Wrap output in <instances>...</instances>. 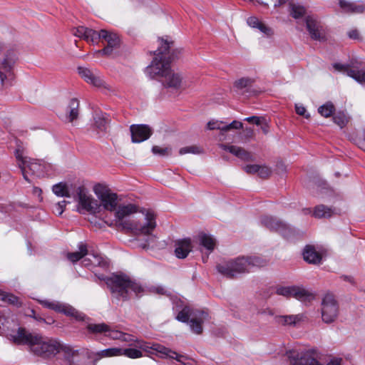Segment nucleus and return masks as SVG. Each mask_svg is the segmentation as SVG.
<instances>
[{"instance_id":"nucleus-1","label":"nucleus","mask_w":365,"mask_h":365,"mask_svg":"<svg viewBox=\"0 0 365 365\" xmlns=\"http://www.w3.org/2000/svg\"><path fill=\"white\" fill-rule=\"evenodd\" d=\"M160 47L154 52L155 57L150 66L146 68L147 74L151 78L160 76L163 85L166 88L178 89L182 86V78L179 73L170 69V63L178 57L180 51L170 53L173 41L161 39Z\"/></svg>"},{"instance_id":"nucleus-2","label":"nucleus","mask_w":365,"mask_h":365,"mask_svg":"<svg viewBox=\"0 0 365 365\" xmlns=\"http://www.w3.org/2000/svg\"><path fill=\"white\" fill-rule=\"evenodd\" d=\"M115 210V221L118 228L134 235L148 237L146 242L148 244L154 242L155 237L153 235V232L156 227V222L155 215L153 212L147 211L145 222L141 223L127 219L130 215L138 212V207L134 204L121 205Z\"/></svg>"},{"instance_id":"nucleus-3","label":"nucleus","mask_w":365,"mask_h":365,"mask_svg":"<svg viewBox=\"0 0 365 365\" xmlns=\"http://www.w3.org/2000/svg\"><path fill=\"white\" fill-rule=\"evenodd\" d=\"M287 356L290 365H341V359L329 356L317 349H309L299 352L289 351Z\"/></svg>"},{"instance_id":"nucleus-4","label":"nucleus","mask_w":365,"mask_h":365,"mask_svg":"<svg viewBox=\"0 0 365 365\" xmlns=\"http://www.w3.org/2000/svg\"><path fill=\"white\" fill-rule=\"evenodd\" d=\"M264 259L259 257H241L235 260L225 262L217 265V271L227 278H234L237 274L249 272L253 267H263Z\"/></svg>"},{"instance_id":"nucleus-5","label":"nucleus","mask_w":365,"mask_h":365,"mask_svg":"<svg viewBox=\"0 0 365 365\" xmlns=\"http://www.w3.org/2000/svg\"><path fill=\"white\" fill-rule=\"evenodd\" d=\"M104 281L113 296L118 300H128L130 299L132 292L138 295L143 291L139 284L133 282L125 275L113 274L110 277L105 278Z\"/></svg>"},{"instance_id":"nucleus-6","label":"nucleus","mask_w":365,"mask_h":365,"mask_svg":"<svg viewBox=\"0 0 365 365\" xmlns=\"http://www.w3.org/2000/svg\"><path fill=\"white\" fill-rule=\"evenodd\" d=\"M27 349L33 354L43 358L54 356L57 354H61L66 359L69 360L75 355L76 351L73 350L69 346L62 344H26Z\"/></svg>"},{"instance_id":"nucleus-7","label":"nucleus","mask_w":365,"mask_h":365,"mask_svg":"<svg viewBox=\"0 0 365 365\" xmlns=\"http://www.w3.org/2000/svg\"><path fill=\"white\" fill-rule=\"evenodd\" d=\"M208 314L204 311L185 307L177 315L176 319L182 322H189L191 331L196 334L202 333V324L207 319Z\"/></svg>"},{"instance_id":"nucleus-8","label":"nucleus","mask_w":365,"mask_h":365,"mask_svg":"<svg viewBox=\"0 0 365 365\" xmlns=\"http://www.w3.org/2000/svg\"><path fill=\"white\" fill-rule=\"evenodd\" d=\"M87 328L92 333H103L106 336L111 340H120L123 342H139L135 336L118 330H113L104 323L90 324Z\"/></svg>"},{"instance_id":"nucleus-9","label":"nucleus","mask_w":365,"mask_h":365,"mask_svg":"<svg viewBox=\"0 0 365 365\" xmlns=\"http://www.w3.org/2000/svg\"><path fill=\"white\" fill-rule=\"evenodd\" d=\"M15 155L17 159L18 166L21 169L24 178L30 182V180L27 176L26 168H28L33 175L36 176H41L44 173V165L41 164L38 160L24 158L20 148H17L15 152Z\"/></svg>"},{"instance_id":"nucleus-10","label":"nucleus","mask_w":365,"mask_h":365,"mask_svg":"<svg viewBox=\"0 0 365 365\" xmlns=\"http://www.w3.org/2000/svg\"><path fill=\"white\" fill-rule=\"evenodd\" d=\"M76 197L78 202V211L81 213H95L100 208L98 200L89 195L88 190L83 186L76 188Z\"/></svg>"},{"instance_id":"nucleus-11","label":"nucleus","mask_w":365,"mask_h":365,"mask_svg":"<svg viewBox=\"0 0 365 365\" xmlns=\"http://www.w3.org/2000/svg\"><path fill=\"white\" fill-rule=\"evenodd\" d=\"M93 191L99 199L103 208L108 211H113L118 205V195L113 192L107 186L97 184L93 187Z\"/></svg>"},{"instance_id":"nucleus-12","label":"nucleus","mask_w":365,"mask_h":365,"mask_svg":"<svg viewBox=\"0 0 365 365\" xmlns=\"http://www.w3.org/2000/svg\"><path fill=\"white\" fill-rule=\"evenodd\" d=\"M339 306L331 294H327L322 301V318L324 322H334L338 317Z\"/></svg>"},{"instance_id":"nucleus-13","label":"nucleus","mask_w":365,"mask_h":365,"mask_svg":"<svg viewBox=\"0 0 365 365\" xmlns=\"http://www.w3.org/2000/svg\"><path fill=\"white\" fill-rule=\"evenodd\" d=\"M261 223L269 230L277 232L286 238H289L293 232L289 226L272 216L262 217L261 218Z\"/></svg>"},{"instance_id":"nucleus-14","label":"nucleus","mask_w":365,"mask_h":365,"mask_svg":"<svg viewBox=\"0 0 365 365\" xmlns=\"http://www.w3.org/2000/svg\"><path fill=\"white\" fill-rule=\"evenodd\" d=\"M15 61V53L13 49L6 51V56L0 66V81L2 86L7 85L13 78L12 65Z\"/></svg>"},{"instance_id":"nucleus-15","label":"nucleus","mask_w":365,"mask_h":365,"mask_svg":"<svg viewBox=\"0 0 365 365\" xmlns=\"http://www.w3.org/2000/svg\"><path fill=\"white\" fill-rule=\"evenodd\" d=\"M99 39L105 40L107 42V46L102 50L96 51V54H103L108 56L112 53L113 48L118 47L119 45V38L115 34L108 32L106 30L102 29L98 32V37L96 38V43Z\"/></svg>"},{"instance_id":"nucleus-16","label":"nucleus","mask_w":365,"mask_h":365,"mask_svg":"<svg viewBox=\"0 0 365 365\" xmlns=\"http://www.w3.org/2000/svg\"><path fill=\"white\" fill-rule=\"evenodd\" d=\"M39 303L44 307L54 310L56 312L63 313L76 319H81L80 314L70 305L62 304L57 301L40 300Z\"/></svg>"},{"instance_id":"nucleus-17","label":"nucleus","mask_w":365,"mask_h":365,"mask_svg":"<svg viewBox=\"0 0 365 365\" xmlns=\"http://www.w3.org/2000/svg\"><path fill=\"white\" fill-rule=\"evenodd\" d=\"M306 26L312 39L319 41L325 39V34L323 27L316 18L312 16H307L306 17Z\"/></svg>"},{"instance_id":"nucleus-18","label":"nucleus","mask_w":365,"mask_h":365,"mask_svg":"<svg viewBox=\"0 0 365 365\" xmlns=\"http://www.w3.org/2000/svg\"><path fill=\"white\" fill-rule=\"evenodd\" d=\"M335 70L345 73L348 76L354 78L359 83H365V67L360 70L351 68L349 64H341L336 63L333 65Z\"/></svg>"},{"instance_id":"nucleus-19","label":"nucleus","mask_w":365,"mask_h":365,"mask_svg":"<svg viewBox=\"0 0 365 365\" xmlns=\"http://www.w3.org/2000/svg\"><path fill=\"white\" fill-rule=\"evenodd\" d=\"M133 143H141L150 138L151 128L146 125H132L130 128Z\"/></svg>"},{"instance_id":"nucleus-20","label":"nucleus","mask_w":365,"mask_h":365,"mask_svg":"<svg viewBox=\"0 0 365 365\" xmlns=\"http://www.w3.org/2000/svg\"><path fill=\"white\" fill-rule=\"evenodd\" d=\"M100 355L101 357H108L113 356L125 355L126 356L131 359H136L141 357V351L136 349H118V348H110L103 350Z\"/></svg>"},{"instance_id":"nucleus-21","label":"nucleus","mask_w":365,"mask_h":365,"mask_svg":"<svg viewBox=\"0 0 365 365\" xmlns=\"http://www.w3.org/2000/svg\"><path fill=\"white\" fill-rule=\"evenodd\" d=\"M304 314L275 316L274 322L279 325L296 327L305 319Z\"/></svg>"},{"instance_id":"nucleus-22","label":"nucleus","mask_w":365,"mask_h":365,"mask_svg":"<svg viewBox=\"0 0 365 365\" xmlns=\"http://www.w3.org/2000/svg\"><path fill=\"white\" fill-rule=\"evenodd\" d=\"M46 342L43 336L36 333H30L26 329L19 327L14 342Z\"/></svg>"},{"instance_id":"nucleus-23","label":"nucleus","mask_w":365,"mask_h":365,"mask_svg":"<svg viewBox=\"0 0 365 365\" xmlns=\"http://www.w3.org/2000/svg\"><path fill=\"white\" fill-rule=\"evenodd\" d=\"M79 115V101L77 98H71L65 110L62 118L69 123L77 120Z\"/></svg>"},{"instance_id":"nucleus-24","label":"nucleus","mask_w":365,"mask_h":365,"mask_svg":"<svg viewBox=\"0 0 365 365\" xmlns=\"http://www.w3.org/2000/svg\"><path fill=\"white\" fill-rule=\"evenodd\" d=\"M78 71L81 77L88 83L92 84L96 87H101L103 86V82L101 78L89 68L78 67Z\"/></svg>"},{"instance_id":"nucleus-25","label":"nucleus","mask_w":365,"mask_h":365,"mask_svg":"<svg viewBox=\"0 0 365 365\" xmlns=\"http://www.w3.org/2000/svg\"><path fill=\"white\" fill-rule=\"evenodd\" d=\"M175 254L179 259H185L192 250L191 240L189 238L175 242Z\"/></svg>"},{"instance_id":"nucleus-26","label":"nucleus","mask_w":365,"mask_h":365,"mask_svg":"<svg viewBox=\"0 0 365 365\" xmlns=\"http://www.w3.org/2000/svg\"><path fill=\"white\" fill-rule=\"evenodd\" d=\"M220 148L225 150L229 151L230 153L233 154L234 155L240 158L241 160H243L245 161L253 160V157L251 155V153L241 147H238L236 145L221 144Z\"/></svg>"},{"instance_id":"nucleus-27","label":"nucleus","mask_w":365,"mask_h":365,"mask_svg":"<svg viewBox=\"0 0 365 365\" xmlns=\"http://www.w3.org/2000/svg\"><path fill=\"white\" fill-rule=\"evenodd\" d=\"M73 34L79 38H83L87 42L96 43L98 32L93 29L84 26H78L73 29Z\"/></svg>"},{"instance_id":"nucleus-28","label":"nucleus","mask_w":365,"mask_h":365,"mask_svg":"<svg viewBox=\"0 0 365 365\" xmlns=\"http://www.w3.org/2000/svg\"><path fill=\"white\" fill-rule=\"evenodd\" d=\"M339 6L345 12L347 13L362 14L365 11V5L362 3L339 0Z\"/></svg>"},{"instance_id":"nucleus-29","label":"nucleus","mask_w":365,"mask_h":365,"mask_svg":"<svg viewBox=\"0 0 365 365\" xmlns=\"http://www.w3.org/2000/svg\"><path fill=\"white\" fill-rule=\"evenodd\" d=\"M303 258L309 264H317L321 262L322 255L315 250L313 246L307 245L304 250Z\"/></svg>"},{"instance_id":"nucleus-30","label":"nucleus","mask_w":365,"mask_h":365,"mask_svg":"<svg viewBox=\"0 0 365 365\" xmlns=\"http://www.w3.org/2000/svg\"><path fill=\"white\" fill-rule=\"evenodd\" d=\"M150 348L154 351H156L158 353H159V356L160 357L168 356L172 359H176L178 361H180V358L182 357V356H180L175 351H173L169 349L168 348L165 347L160 344H152V346Z\"/></svg>"},{"instance_id":"nucleus-31","label":"nucleus","mask_w":365,"mask_h":365,"mask_svg":"<svg viewBox=\"0 0 365 365\" xmlns=\"http://www.w3.org/2000/svg\"><path fill=\"white\" fill-rule=\"evenodd\" d=\"M200 244L203 246L209 252H212L215 247V240L209 235L200 233L198 235Z\"/></svg>"},{"instance_id":"nucleus-32","label":"nucleus","mask_w":365,"mask_h":365,"mask_svg":"<svg viewBox=\"0 0 365 365\" xmlns=\"http://www.w3.org/2000/svg\"><path fill=\"white\" fill-rule=\"evenodd\" d=\"M79 251L68 253L67 257L72 262H76L88 254V250L86 244L81 242L78 245Z\"/></svg>"},{"instance_id":"nucleus-33","label":"nucleus","mask_w":365,"mask_h":365,"mask_svg":"<svg viewBox=\"0 0 365 365\" xmlns=\"http://www.w3.org/2000/svg\"><path fill=\"white\" fill-rule=\"evenodd\" d=\"M289 12L291 16L297 19L306 14V9L299 4L290 2L289 4Z\"/></svg>"},{"instance_id":"nucleus-34","label":"nucleus","mask_w":365,"mask_h":365,"mask_svg":"<svg viewBox=\"0 0 365 365\" xmlns=\"http://www.w3.org/2000/svg\"><path fill=\"white\" fill-rule=\"evenodd\" d=\"M292 292L293 297L302 302L310 301L314 298L313 295L310 292L302 287H294Z\"/></svg>"},{"instance_id":"nucleus-35","label":"nucleus","mask_w":365,"mask_h":365,"mask_svg":"<svg viewBox=\"0 0 365 365\" xmlns=\"http://www.w3.org/2000/svg\"><path fill=\"white\" fill-rule=\"evenodd\" d=\"M333 210L331 208L324 205H319L314 207L313 216L317 218H326L332 215Z\"/></svg>"},{"instance_id":"nucleus-36","label":"nucleus","mask_w":365,"mask_h":365,"mask_svg":"<svg viewBox=\"0 0 365 365\" xmlns=\"http://www.w3.org/2000/svg\"><path fill=\"white\" fill-rule=\"evenodd\" d=\"M95 125L100 131H106L108 120L106 114L96 113L94 117Z\"/></svg>"},{"instance_id":"nucleus-37","label":"nucleus","mask_w":365,"mask_h":365,"mask_svg":"<svg viewBox=\"0 0 365 365\" xmlns=\"http://www.w3.org/2000/svg\"><path fill=\"white\" fill-rule=\"evenodd\" d=\"M0 300L7 304L14 305L16 307L21 306V302L16 296L3 291H1L0 293Z\"/></svg>"},{"instance_id":"nucleus-38","label":"nucleus","mask_w":365,"mask_h":365,"mask_svg":"<svg viewBox=\"0 0 365 365\" xmlns=\"http://www.w3.org/2000/svg\"><path fill=\"white\" fill-rule=\"evenodd\" d=\"M335 111V107L331 102H327L318 108V112L321 115L325 118L330 117Z\"/></svg>"},{"instance_id":"nucleus-39","label":"nucleus","mask_w":365,"mask_h":365,"mask_svg":"<svg viewBox=\"0 0 365 365\" xmlns=\"http://www.w3.org/2000/svg\"><path fill=\"white\" fill-rule=\"evenodd\" d=\"M53 192L59 197H70V194L67 185L64 183L60 182L54 185L52 188Z\"/></svg>"},{"instance_id":"nucleus-40","label":"nucleus","mask_w":365,"mask_h":365,"mask_svg":"<svg viewBox=\"0 0 365 365\" xmlns=\"http://www.w3.org/2000/svg\"><path fill=\"white\" fill-rule=\"evenodd\" d=\"M254 80L250 78H242L235 83V86L238 89L250 88L252 86Z\"/></svg>"},{"instance_id":"nucleus-41","label":"nucleus","mask_w":365,"mask_h":365,"mask_svg":"<svg viewBox=\"0 0 365 365\" xmlns=\"http://www.w3.org/2000/svg\"><path fill=\"white\" fill-rule=\"evenodd\" d=\"M202 152V148L197 145H190L183 147L180 148L179 150L180 155H185L187 153L200 154Z\"/></svg>"},{"instance_id":"nucleus-42","label":"nucleus","mask_w":365,"mask_h":365,"mask_svg":"<svg viewBox=\"0 0 365 365\" xmlns=\"http://www.w3.org/2000/svg\"><path fill=\"white\" fill-rule=\"evenodd\" d=\"M225 123L219 120H210L207 123V128L209 130H220L224 132Z\"/></svg>"},{"instance_id":"nucleus-43","label":"nucleus","mask_w":365,"mask_h":365,"mask_svg":"<svg viewBox=\"0 0 365 365\" xmlns=\"http://www.w3.org/2000/svg\"><path fill=\"white\" fill-rule=\"evenodd\" d=\"M294 287H281L277 289V293L279 295H282L287 297H293Z\"/></svg>"},{"instance_id":"nucleus-44","label":"nucleus","mask_w":365,"mask_h":365,"mask_svg":"<svg viewBox=\"0 0 365 365\" xmlns=\"http://www.w3.org/2000/svg\"><path fill=\"white\" fill-rule=\"evenodd\" d=\"M152 151H153V154L158 155L160 156L168 155L170 153V149H169L168 148H160L157 145H155L153 147Z\"/></svg>"},{"instance_id":"nucleus-45","label":"nucleus","mask_w":365,"mask_h":365,"mask_svg":"<svg viewBox=\"0 0 365 365\" xmlns=\"http://www.w3.org/2000/svg\"><path fill=\"white\" fill-rule=\"evenodd\" d=\"M92 257V265L98 266V267H106L107 265V262L103 259V258L96 254H93Z\"/></svg>"},{"instance_id":"nucleus-46","label":"nucleus","mask_w":365,"mask_h":365,"mask_svg":"<svg viewBox=\"0 0 365 365\" xmlns=\"http://www.w3.org/2000/svg\"><path fill=\"white\" fill-rule=\"evenodd\" d=\"M243 128V123L240 121L233 120L231 123L224 125V132H227L232 129H241Z\"/></svg>"},{"instance_id":"nucleus-47","label":"nucleus","mask_w":365,"mask_h":365,"mask_svg":"<svg viewBox=\"0 0 365 365\" xmlns=\"http://www.w3.org/2000/svg\"><path fill=\"white\" fill-rule=\"evenodd\" d=\"M67 203H68V202L66 200H62V201L56 203L53 207V212L56 214L61 215L63 212L65 207Z\"/></svg>"},{"instance_id":"nucleus-48","label":"nucleus","mask_w":365,"mask_h":365,"mask_svg":"<svg viewBox=\"0 0 365 365\" xmlns=\"http://www.w3.org/2000/svg\"><path fill=\"white\" fill-rule=\"evenodd\" d=\"M272 171H271V169L267 166H260L259 165V169H258V175L262 178H268L270 174H271Z\"/></svg>"},{"instance_id":"nucleus-49","label":"nucleus","mask_w":365,"mask_h":365,"mask_svg":"<svg viewBox=\"0 0 365 365\" xmlns=\"http://www.w3.org/2000/svg\"><path fill=\"white\" fill-rule=\"evenodd\" d=\"M245 120L247 121L248 123H252L257 125H261L262 122L264 120V118L258 116H251L246 118Z\"/></svg>"},{"instance_id":"nucleus-50","label":"nucleus","mask_w":365,"mask_h":365,"mask_svg":"<svg viewBox=\"0 0 365 365\" xmlns=\"http://www.w3.org/2000/svg\"><path fill=\"white\" fill-rule=\"evenodd\" d=\"M248 25L252 28H258V26L260 24V21L258 20V19L255 16H251L247 19V21Z\"/></svg>"},{"instance_id":"nucleus-51","label":"nucleus","mask_w":365,"mask_h":365,"mask_svg":"<svg viewBox=\"0 0 365 365\" xmlns=\"http://www.w3.org/2000/svg\"><path fill=\"white\" fill-rule=\"evenodd\" d=\"M258 165H248L244 168L245 171L250 174L258 173Z\"/></svg>"},{"instance_id":"nucleus-52","label":"nucleus","mask_w":365,"mask_h":365,"mask_svg":"<svg viewBox=\"0 0 365 365\" xmlns=\"http://www.w3.org/2000/svg\"><path fill=\"white\" fill-rule=\"evenodd\" d=\"M334 121L335 123H336L341 128H343L346 125V123L345 117L341 116V115L334 116Z\"/></svg>"},{"instance_id":"nucleus-53","label":"nucleus","mask_w":365,"mask_h":365,"mask_svg":"<svg viewBox=\"0 0 365 365\" xmlns=\"http://www.w3.org/2000/svg\"><path fill=\"white\" fill-rule=\"evenodd\" d=\"M257 29L261 32H262L264 34H266L267 36H271L273 34L272 29L270 28L267 27L266 25H264L262 22L260 23V24H259V26H258Z\"/></svg>"},{"instance_id":"nucleus-54","label":"nucleus","mask_w":365,"mask_h":365,"mask_svg":"<svg viewBox=\"0 0 365 365\" xmlns=\"http://www.w3.org/2000/svg\"><path fill=\"white\" fill-rule=\"evenodd\" d=\"M296 112L299 115H304L305 118H308L309 117V115H306L307 110L305 107H304L302 105H296L295 106Z\"/></svg>"},{"instance_id":"nucleus-55","label":"nucleus","mask_w":365,"mask_h":365,"mask_svg":"<svg viewBox=\"0 0 365 365\" xmlns=\"http://www.w3.org/2000/svg\"><path fill=\"white\" fill-rule=\"evenodd\" d=\"M349 37L352 39H358L359 38V31L356 29L351 30L348 33Z\"/></svg>"},{"instance_id":"nucleus-56","label":"nucleus","mask_w":365,"mask_h":365,"mask_svg":"<svg viewBox=\"0 0 365 365\" xmlns=\"http://www.w3.org/2000/svg\"><path fill=\"white\" fill-rule=\"evenodd\" d=\"M260 125H261V129H262V132L264 134H267L269 131V126L267 124V123L265 121V120L262 122Z\"/></svg>"},{"instance_id":"nucleus-57","label":"nucleus","mask_w":365,"mask_h":365,"mask_svg":"<svg viewBox=\"0 0 365 365\" xmlns=\"http://www.w3.org/2000/svg\"><path fill=\"white\" fill-rule=\"evenodd\" d=\"M361 138H362L363 141L362 142H359V146L360 148H361L364 150H365V129L363 130V131H362Z\"/></svg>"},{"instance_id":"nucleus-58","label":"nucleus","mask_w":365,"mask_h":365,"mask_svg":"<svg viewBox=\"0 0 365 365\" xmlns=\"http://www.w3.org/2000/svg\"><path fill=\"white\" fill-rule=\"evenodd\" d=\"M154 290L156 293L160 294H165L167 291L162 287H157L154 288Z\"/></svg>"},{"instance_id":"nucleus-59","label":"nucleus","mask_w":365,"mask_h":365,"mask_svg":"<svg viewBox=\"0 0 365 365\" xmlns=\"http://www.w3.org/2000/svg\"><path fill=\"white\" fill-rule=\"evenodd\" d=\"M287 1V0H274V6L278 7L284 4Z\"/></svg>"},{"instance_id":"nucleus-60","label":"nucleus","mask_w":365,"mask_h":365,"mask_svg":"<svg viewBox=\"0 0 365 365\" xmlns=\"http://www.w3.org/2000/svg\"><path fill=\"white\" fill-rule=\"evenodd\" d=\"M246 136L248 138H252L254 135V130L251 128H247L245 129Z\"/></svg>"},{"instance_id":"nucleus-61","label":"nucleus","mask_w":365,"mask_h":365,"mask_svg":"<svg viewBox=\"0 0 365 365\" xmlns=\"http://www.w3.org/2000/svg\"><path fill=\"white\" fill-rule=\"evenodd\" d=\"M82 264H83V266H85V267L89 266V265L92 264V259H91L90 257L85 258V259L82 261Z\"/></svg>"},{"instance_id":"nucleus-62","label":"nucleus","mask_w":365,"mask_h":365,"mask_svg":"<svg viewBox=\"0 0 365 365\" xmlns=\"http://www.w3.org/2000/svg\"><path fill=\"white\" fill-rule=\"evenodd\" d=\"M303 212L304 214H309L311 213V210L309 208L304 209Z\"/></svg>"},{"instance_id":"nucleus-63","label":"nucleus","mask_w":365,"mask_h":365,"mask_svg":"<svg viewBox=\"0 0 365 365\" xmlns=\"http://www.w3.org/2000/svg\"><path fill=\"white\" fill-rule=\"evenodd\" d=\"M344 279H345V280H347V281H349V282H351V277H347V276H346V277H344Z\"/></svg>"},{"instance_id":"nucleus-64","label":"nucleus","mask_w":365,"mask_h":365,"mask_svg":"<svg viewBox=\"0 0 365 365\" xmlns=\"http://www.w3.org/2000/svg\"><path fill=\"white\" fill-rule=\"evenodd\" d=\"M53 322H54V321H53L52 319H51L50 320H48V322L47 323H48V324H51V323H53Z\"/></svg>"}]
</instances>
